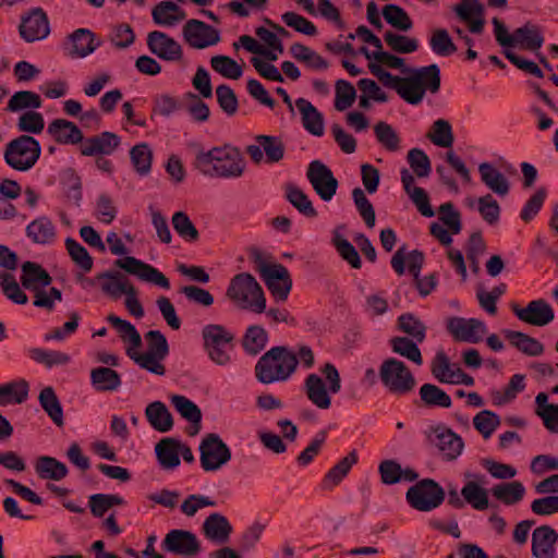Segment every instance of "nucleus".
Returning a JSON list of instances; mask_svg holds the SVG:
<instances>
[{
	"instance_id": "f257e3e1",
	"label": "nucleus",
	"mask_w": 558,
	"mask_h": 558,
	"mask_svg": "<svg viewBox=\"0 0 558 558\" xmlns=\"http://www.w3.org/2000/svg\"><path fill=\"white\" fill-rule=\"evenodd\" d=\"M368 60L369 71L380 83L391 89L410 105H418L426 92L435 93L439 88L440 73L436 64L423 68H407L404 60L379 49L362 48Z\"/></svg>"
},
{
	"instance_id": "f03ea898",
	"label": "nucleus",
	"mask_w": 558,
	"mask_h": 558,
	"mask_svg": "<svg viewBox=\"0 0 558 558\" xmlns=\"http://www.w3.org/2000/svg\"><path fill=\"white\" fill-rule=\"evenodd\" d=\"M196 168L209 178L238 179L246 170V160L239 148L216 146L196 155Z\"/></svg>"
},
{
	"instance_id": "7ed1b4c3",
	"label": "nucleus",
	"mask_w": 558,
	"mask_h": 558,
	"mask_svg": "<svg viewBox=\"0 0 558 558\" xmlns=\"http://www.w3.org/2000/svg\"><path fill=\"white\" fill-rule=\"evenodd\" d=\"M295 369L296 359L293 350L287 347H275L258 360L255 374L258 381L270 385L288 380Z\"/></svg>"
},
{
	"instance_id": "20e7f679",
	"label": "nucleus",
	"mask_w": 558,
	"mask_h": 558,
	"mask_svg": "<svg viewBox=\"0 0 558 558\" xmlns=\"http://www.w3.org/2000/svg\"><path fill=\"white\" fill-rule=\"evenodd\" d=\"M492 23L496 41L501 47L505 56H507V53H514V49L534 52L543 46V33L541 28L533 23H526L513 32H510L508 27L496 17L493 19Z\"/></svg>"
},
{
	"instance_id": "39448f33",
	"label": "nucleus",
	"mask_w": 558,
	"mask_h": 558,
	"mask_svg": "<svg viewBox=\"0 0 558 558\" xmlns=\"http://www.w3.org/2000/svg\"><path fill=\"white\" fill-rule=\"evenodd\" d=\"M340 389V375L332 364H325L320 374H310L305 379V392L308 400L322 410L330 408L331 395L338 393Z\"/></svg>"
},
{
	"instance_id": "423d86ee",
	"label": "nucleus",
	"mask_w": 558,
	"mask_h": 558,
	"mask_svg": "<svg viewBox=\"0 0 558 558\" xmlns=\"http://www.w3.org/2000/svg\"><path fill=\"white\" fill-rule=\"evenodd\" d=\"M227 295L242 310L263 313L266 308L263 289L250 274L242 272L234 276L227 289Z\"/></svg>"
},
{
	"instance_id": "0eeeda50",
	"label": "nucleus",
	"mask_w": 558,
	"mask_h": 558,
	"mask_svg": "<svg viewBox=\"0 0 558 558\" xmlns=\"http://www.w3.org/2000/svg\"><path fill=\"white\" fill-rule=\"evenodd\" d=\"M204 349L209 360L219 366L232 363L234 333L219 324L206 325L202 330Z\"/></svg>"
},
{
	"instance_id": "6e6552de",
	"label": "nucleus",
	"mask_w": 558,
	"mask_h": 558,
	"mask_svg": "<svg viewBox=\"0 0 558 558\" xmlns=\"http://www.w3.org/2000/svg\"><path fill=\"white\" fill-rule=\"evenodd\" d=\"M41 155L39 142L28 135L11 141L4 151V160L12 169L26 172L38 161Z\"/></svg>"
},
{
	"instance_id": "1a4fd4ad",
	"label": "nucleus",
	"mask_w": 558,
	"mask_h": 558,
	"mask_svg": "<svg viewBox=\"0 0 558 558\" xmlns=\"http://www.w3.org/2000/svg\"><path fill=\"white\" fill-rule=\"evenodd\" d=\"M147 349L142 352L137 349L133 361L147 372L162 376L165 366L162 361L169 353V347L166 337L158 330H150L145 335Z\"/></svg>"
},
{
	"instance_id": "9d476101",
	"label": "nucleus",
	"mask_w": 558,
	"mask_h": 558,
	"mask_svg": "<svg viewBox=\"0 0 558 558\" xmlns=\"http://www.w3.org/2000/svg\"><path fill=\"white\" fill-rule=\"evenodd\" d=\"M199 463L205 472H218L232 459L230 447L218 434H207L201 441Z\"/></svg>"
},
{
	"instance_id": "9b49d317",
	"label": "nucleus",
	"mask_w": 558,
	"mask_h": 558,
	"mask_svg": "<svg viewBox=\"0 0 558 558\" xmlns=\"http://www.w3.org/2000/svg\"><path fill=\"white\" fill-rule=\"evenodd\" d=\"M430 234L442 245L450 246L452 236L462 230L460 213L451 203H444L438 208V218L430 223Z\"/></svg>"
},
{
	"instance_id": "f8f14e48",
	"label": "nucleus",
	"mask_w": 558,
	"mask_h": 558,
	"mask_svg": "<svg viewBox=\"0 0 558 558\" xmlns=\"http://www.w3.org/2000/svg\"><path fill=\"white\" fill-rule=\"evenodd\" d=\"M379 375L385 387L395 393H408L416 385L413 374L396 359L386 360L380 366Z\"/></svg>"
},
{
	"instance_id": "ddd939ff",
	"label": "nucleus",
	"mask_w": 558,
	"mask_h": 558,
	"mask_svg": "<svg viewBox=\"0 0 558 558\" xmlns=\"http://www.w3.org/2000/svg\"><path fill=\"white\" fill-rule=\"evenodd\" d=\"M444 489L433 480H423L411 486L407 493L409 504L418 511H430L441 505Z\"/></svg>"
},
{
	"instance_id": "4468645a",
	"label": "nucleus",
	"mask_w": 558,
	"mask_h": 558,
	"mask_svg": "<svg viewBox=\"0 0 558 558\" xmlns=\"http://www.w3.org/2000/svg\"><path fill=\"white\" fill-rule=\"evenodd\" d=\"M258 271L272 296L277 301H286L292 288L288 269L276 263H260Z\"/></svg>"
},
{
	"instance_id": "2eb2a0df",
	"label": "nucleus",
	"mask_w": 558,
	"mask_h": 558,
	"mask_svg": "<svg viewBox=\"0 0 558 558\" xmlns=\"http://www.w3.org/2000/svg\"><path fill=\"white\" fill-rule=\"evenodd\" d=\"M246 151L255 163H277L284 157V145L277 136L258 135Z\"/></svg>"
},
{
	"instance_id": "dca6fc26",
	"label": "nucleus",
	"mask_w": 558,
	"mask_h": 558,
	"mask_svg": "<svg viewBox=\"0 0 558 558\" xmlns=\"http://www.w3.org/2000/svg\"><path fill=\"white\" fill-rule=\"evenodd\" d=\"M182 35L184 40L195 49H206L221 40L219 29L195 19L184 24Z\"/></svg>"
},
{
	"instance_id": "f3484780",
	"label": "nucleus",
	"mask_w": 558,
	"mask_h": 558,
	"mask_svg": "<svg viewBox=\"0 0 558 558\" xmlns=\"http://www.w3.org/2000/svg\"><path fill=\"white\" fill-rule=\"evenodd\" d=\"M117 266L126 272L136 276L142 281L166 290L170 288L168 278L160 270L133 256H125L124 258L118 259Z\"/></svg>"
},
{
	"instance_id": "a211bd4d",
	"label": "nucleus",
	"mask_w": 558,
	"mask_h": 558,
	"mask_svg": "<svg viewBox=\"0 0 558 558\" xmlns=\"http://www.w3.org/2000/svg\"><path fill=\"white\" fill-rule=\"evenodd\" d=\"M307 178L323 201L332 199L338 189V181L326 165L319 160L312 161L307 169Z\"/></svg>"
},
{
	"instance_id": "6ab92c4d",
	"label": "nucleus",
	"mask_w": 558,
	"mask_h": 558,
	"mask_svg": "<svg viewBox=\"0 0 558 558\" xmlns=\"http://www.w3.org/2000/svg\"><path fill=\"white\" fill-rule=\"evenodd\" d=\"M434 377L444 384L473 386L474 379L458 365L451 364L445 353L438 352L432 365Z\"/></svg>"
},
{
	"instance_id": "aec40b11",
	"label": "nucleus",
	"mask_w": 558,
	"mask_h": 558,
	"mask_svg": "<svg viewBox=\"0 0 558 558\" xmlns=\"http://www.w3.org/2000/svg\"><path fill=\"white\" fill-rule=\"evenodd\" d=\"M447 327L456 339L470 343L481 341L487 333L485 323L476 318L452 317Z\"/></svg>"
},
{
	"instance_id": "412c9836",
	"label": "nucleus",
	"mask_w": 558,
	"mask_h": 558,
	"mask_svg": "<svg viewBox=\"0 0 558 558\" xmlns=\"http://www.w3.org/2000/svg\"><path fill=\"white\" fill-rule=\"evenodd\" d=\"M163 547L170 553L185 557L195 556L201 551L196 535L186 530L170 531L163 539Z\"/></svg>"
},
{
	"instance_id": "4be33fe9",
	"label": "nucleus",
	"mask_w": 558,
	"mask_h": 558,
	"mask_svg": "<svg viewBox=\"0 0 558 558\" xmlns=\"http://www.w3.org/2000/svg\"><path fill=\"white\" fill-rule=\"evenodd\" d=\"M49 33V22L43 10L34 9L22 19L20 35L25 41L33 43L43 40Z\"/></svg>"
},
{
	"instance_id": "5701e85b",
	"label": "nucleus",
	"mask_w": 558,
	"mask_h": 558,
	"mask_svg": "<svg viewBox=\"0 0 558 558\" xmlns=\"http://www.w3.org/2000/svg\"><path fill=\"white\" fill-rule=\"evenodd\" d=\"M121 138L113 132L105 131L85 138L80 147L83 156L111 155L120 146Z\"/></svg>"
},
{
	"instance_id": "b1692460",
	"label": "nucleus",
	"mask_w": 558,
	"mask_h": 558,
	"mask_svg": "<svg viewBox=\"0 0 558 558\" xmlns=\"http://www.w3.org/2000/svg\"><path fill=\"white\" fill-rule=\"evenodd\" d=\"M101 45L96 35L87 28L73 32L68 41L69 54L74 58H86L94 53Z\"/></svg>"
},
{
	"instance_id": "393cba45",
	"label": "nucleus",
	"mask_w": 558,
	"mask_h": 558,
	"mask_svg": "<svg viewBox=\"0 0 558 558\" xmlns=\"http://www.w3.org/2000/svg\"><path fill=\"white\" fill-rule=\"evenodd\" d=\"M147 44L150 51L167 61H178L182 57V47L170 36L161 32H151Z\"/></svg>"
},
{
	"instance_id": "a878e982",
	"label": "nucleus",
	"mask_w": 558,
	"mask_h": 558,
	"mask_svg": "<svg viewBox=\"0 0 558 558\" xmlns=\"http://www.w3.org/2000/svg\"><path fill=\"white\" fill-rule=\"evenodd\" d=\"M557 539L558 534L553 527L548 525L536 527L532 533V555L535 558H556Z\"/></svg>"
},
{
	"instance_id": "bb28decb",
	"label": "nucleus",
	"mask_w": 558,
	"mask_h": 558,
	"mask_svg": "<svg viewBox=\"0 0 558 558\" xmlns=\"http://www.w3.org/2000/svg\"><path fill=\"white\" fill-rule=\"evenodd\" d=\"M514 313L520 320L534 326H545L555 317L551 306L543 300L532 301L524 308L517 307Z\"/></svg>"
},
{
	"instance_id": "cd10ccee",
	"label": "nucleus",
	"mask_w": 558,
	"mask_h": 558,
	"mask_svg": "<svg viewBox=\"0 0 558 558\" xmlns=\"http://www.w3.org/2000/svg\"><path fill=\"white\" fill-rule=\"evenodd\" d=\"M47 132L59 144L75 145L84 141L82 130L72 121L54 119L48 125Z\"/></svg>"
},
{
	"instance_id": "c85d7f7f",
	"label": "nucleus",
	"mask_w": 558,
	"mask_h": 558,
	"mask_svg": "<svg viewBox=\"0 0 558 558\" xmlns=\"http://www.w3.org/2000/svg\"><path fill=\"white\" fill-rule=\"evenodd\" d=\"M294 106L301 116L303 128L314 136H322L325 133V120L318 109L305 98L296 99Z\"/></svg>"
},
{
	"instance_id": "c756f323",
	"label": "nucleus",
	"mask_w": 558,
	"mask_h": 558,
	"mask_svg": "<svg viewBox=\"0 0 558 558\" xmlns=\"http://www.w3.org/2000/svg\"><path fill=\"white\" fill-rule=\"evenodd\" d=\"M401 182L404 191L407 192L408 196L415 205L420 214L427 218L434 217L435 211L433 210L429 204L427 193L425 192V190L414 184V177L409 170H401Z\"/></svg>"
},
{
	"instance_id": "7c9ffc66",
	"label": "nucleus",
	"mask_w": 558,
	"mask_h": 558,
	"mask_svg": "<svg viewBox=\"0 0 558 558\" xmlns=\"http://www.w3.org/2000/svg\"><path fill=\"white\" fill-rule=\"evenodd\" d=\"M478 172L485 186L497 196L504 197L510 191L507 177L490 162H481Z\"/></svg>"
},
{
	"instance_id": "2f4dec72",
	"label": "nucleus",
	"mask_w": 558,
	"mask_h": 558,
	"mask_svg": "<svg viewBox=\"0 0 558 558\" xmlns=\"http://www.w3.org/2000/svg\"><path fill=\"white\" fill-rule=\"evenodd\" d=\"M525 387V376L522 374H514L506 387L494 388L489 391L492 404L495 407H505L512 403L519 393L524 391Z\"/></svg>"
},
{
	"instance_id": "473e14b6",
	"label": "nucleus",
	"mask_w": 558,
	"mask_h": 558,
	"mask_svg": "<svg viewBox=\"0 0 558 558\" xmlns=\"http://www.w3.org/2000/svg\"><path fill=\"white\" fill-rule=\"evenodd\" d=\"M433 441L447 460L457 459L464 447L461 437L447 428H437Z\"/></svg>"
},
{
	"instance_id": "72a5a7b5",
	"label": "nucleus",
	"mask_w": 558,
	"mask_h": 558,
	"mask_svg": "<svg viewBox=\"0 0 558 558\" xmlns=\"http://www.w3.org/2000/svg\"><path fill=\"white\" fill-rule=\"evenodd\" d=\"M108 322L116 328L125 345L126 354L133 360L137 349H141L142 338L136 328L128 320L110 315Z\"/></svg>"
},
{
	"instance_id": "f704fd0d",
	"label": "nucleus",
	"mask_w": 558,
	"mask_h": 558,
	"mask_svg": "<svg viewBox=\"0 0 558 558\" xmlns=\"http://www.w3.org/2000/svg\"><path fill=\"white\" fill-rule=\"evenodd\" d=\"M26 235L36 244L49 245L56 240L57 232L52 221L46 216H40L27 225Z\"/></svg>"
},
{
	"instance_id": "c9c22d12",
	"label": "nucleus",
	"mask_w": 558,
	"mask_h": 558,
	"mask_svg": "<svg viewBox=\"0 0 558 558\" xmlns=\"http://www.w3.org/2000/svg\"><path fill=\"white\" fill-rule=\"evenodd\" d=\"M465 205L469 208L476 209L482 219L488 225H497L500 219V206L492 194H485L477 198L468 197Z\"/></svg>"
},
{
	"instance_id": "e433bc0d",
	"label": "nucleus",
	"mask_w": 558,
	"mask_h": 558,
	"mask_svg": "<svg viewBox=\"0 0 558 558\" xmlns=\"http://www.w3.org/2000/svg\"><path fill=\"white\" fill-rule=\"evenodd\" d=\"M145 416L149 425L159 433H168L173 427V417L169 409L161 401L147 404Z\"/></svg>"
},
{
	"instance_id": "4c0bfd02",
	"label": "nucleus",
	"mask_w": 558,
	"mask_h": 558,
	"mask_svg": "<svg viewBox=\"0 0 558 558\" xmlns=\"http://www.w3.org/2000/svg\"><path fill=\"white\" fill-rule=\"evenodd\" d=\"M155 453L159 465L166 470H172L181 463L180 441L172 438L160 440L155 447Z\"/></svg>"
},
{
	"instance_id": "58836bf2",
	"label": "nucleus",
	"mask_w": 558,
	"mask_h": 558,
	"mask_svg": "<svg viewBox=\"0 0 558 558\" xmlns=\"http://www.w3.org/2000/svg\"><path fill=\"white\" fill-rule=\"evenodd\" d=\"M22 284L25 289H28L36 293L40 289H45L50 286L51 278L48 272L41 268V266L26 262L22 266Z\"/></svg>"
},
{
	"instance_id": "ea45409f",
	"label": "nucleus",
	"mask_w": 558,
	"mask_h": 558,
	"mask_svg": "<svg viewBox=\"0 0 558 558\" xmlns=\"http://www.w3.org/2000/svg\"><path fill=\"white\" fill-rule=\"evenodd\" d=\"M535 414L542 420L545 428L558 434V404L549 402L548 395L539 392L535 397Z\"/></svg>"
},
{
	"instance_id": "a19ab883",
	"label": "nucleus",
	"mask_w": 558,
	"mask_h": 558,
	"mask_svg": "<svg viewBox=\"0 0 558 558\" xmlns=\"http://www.w3.org/2000/svg\"><path fill=\"white\" fill-rule=\"evenodd\" d=\"M102 292L113 299L125 295L133 286L118 271H107L97 277Z\"/></svg>"
},
{
	"instance_id": "79ce46f5",
	"label": "nucleus",
	"mask_w": 558,
	"mask_h": 558,
	"mask_svg": "<svg viewBox=\"0 0 558 558\" xmlns=\"http://www.w3.org/2000/svg\"><path fill=\"white\" fill-rule=\"evenodd\" d=\"M153 20L156 24L163 27H173L184 20V11L171 1H162L158 3L151 12Z\"/></svg>"
},
{
	"instance_id": "37998d69",
	"label": "nucleus",
	"mask_w": 558,
	"mask_h": 558,
	"mask_svg": "<svg viewBox=\"0 0 558 558\" xmlns=\"http://www.w3.org/2000/svg\"><path fill=\"white\" fill-rule=\"evenodd\" d=\"M37 475L43 480L61 481L68 475L66 465L49 456H40L34 464Z\"/></svg>"
},
{
	"instance_id": "c03bdc74",
	"label": "nucleus",
	"mask_w": 558,
	"mask_h": 558,
	"mask_svg": "<svg viewBox=\"0 0 558 558\" xmlns=\"http://www.w3.org/2000/svg\"><path fill=\"white\" fill-rule=\"evenodd\" d=\"M381 481L387 485L399 482H412L417 474L411 469H402L401 465L392 460H386L379 465Z\"/></svg>"
},
{
	"instance_id": "a18cd8bd",
	"label": "nucleus",
	"mask_w": 558,
	"mask_h": 558,
	"mask_svg": "<svg viewBox=\"0 0 558 558\" xmlns=\"http://www.w3.org/2000/svg\"><path fill=\"white\" fill-rule=\"evenodd\" d=\"M290 53L295 60L304 63L312 70L323 71L328 68V62L318 52L303 44H292Z\"/></svg>"
},
{
	"instance_id": "49530a36",
	"label": "nucleus",
	"mask_w": 558,
	"mask_h": 558,
	"mask_svg": "<svg viewBox=\"0 0 558 558\" xmlns=\"http://www.w3.org/2000/svg\"><path fill=\"white\" fill-rule=\"evenodd\" d=\"M28 397V385L25 380H15L0 385V407L23 403Z\"/></svg>"
},
{
	"instance_id": "de8ad7c7",
	"label": "nucleus",
	"mask_w": 558,
	"mask_h": 558,
	"mask_svg": "<svg viewBox=\"0 0 558 558\" xmlns=\"http://www.w3.org/2000/svg\"><path fill=\"white\" fill-rule=\"evenodd\" d=\"M359 88L361 92L359 105L362 108H368L372 102H386L388 100L386 92L371 78L360 80Z\"/></svg>"
},
{
	"instance_id": "09e8293b",
	"label": "nucleus",
	"mask_w": 558,
	"mask_h": 558,
	"mask_svg": "<svg viewBox=\"0 0 558 558\" xmlns=\"http://www.w3.org/2000/svg\"><path fill=\"white\" fill-rule=\"evenodd\" d=\"M204 531L209 539L217 543H223L230 534L231 526L223 515L214 513L205 520Z\"/></svg>"
},
{
	"instance_id": "8fccbe9b",
	"label": "nucleus",
	"mask_w": 558,
	"mask_h": 558,
	"mask_svg": "<svg viewBox=\"0 0 558 558\" xmlns=\"http://www.w3.org/2000/svg\"><path fill=\"white\" fill-rule=\"evenodd\" d=\"M169 400L175 411L191 424L198 425L202 421L201 409L191 399L182 395H171Z\"/></svg>"
},
{
	"instance_id": "3c124183",
	"label": "nucleus",
	"mask_w": 558,
	"mask_h": 558,
	"mask_svg": "<svg viewBox=\"0 0 558 558\" xmlns=\"http://www.w3.org/2000/svg\"><path fill=\"white\" fill-rule=\"evenodd\" d=\"M92 385L99 391L116 390L121 385L118 373L108 367H98L92 371Z\"/></svg>"
},
{
	"instance_id": "603ef678",
	"label": "nucleus",
	"mask_w": 558,
	"mask_h": 558,
	"mask_svg": "<svg viewBox=\"0 0 558 558\" xmlns=\"http://www.w3.org/2000/svg\"><path fill=\"white\" fill-rule=\"evenodd\" d=\"M210 65L215 72L228 80H239L243 75L242 65L228 56L217 54L211 57Z\"/></svg>"
},
{
	"instance_id": "864d4df0",
	"label": "nucleus",
	"mask_w": 558,
	"mask_h": 558,
	"mask_svg": "<svg viewBox=\"0 0 558 558\" xmlns=\"http://www.w3.org/2000/svg\"><path fill=\"white\" fill-rule=\"evenodd\" d=\"M39 403L53 423L59 426L63 424V410L51 387H46L40 391Z\"/></svg>"
},
{
	"instance_id": "5fc2aeb1",
	"label": "nucleus",
	"mask_w": 558,
	"mask_h": 558,
	"mask_svg": "<svg viewBox=\"0 0 558 558\" xmlns=\"http://www.w3.org/2000/svg\"><path fill=\"white\" fill-rule=\"evenodd\" d=\"M332 243L342 259H344L351 267H361L360 255L355 247L343 236L341 228L335 230Z\"/></svg>"
},
{
	"instance_id": "6e6d98bb",
	"label": "nucleus",
	"mask_w": 558,
	"mask_h": 558,
	"mask_svg": "<svg viewBox=\"0 0 558 558\" xmlns=\"http://www.w3.org/2000/svg\"><path fill=\"white\" fill-rule=\"evenodd\" d=\"M64 244L73 263L84 272L90 271L94 260L87 250L73 238H66Z\"/></svg>"
},
{
	"instance_id": "4d7b16f0",
	"label": "nucleus",
	"mask_w": 558,
	"mask_h": 558,
	"mask_svg": "<svg viewBox=\"0 0 558 558\" xmlns=\"http://www.w3.org/2000/svg\"><path fill=\"white\" fill-rule=\"evenodd\" d=\"M500 422V416L489 410H482L473 417V426L484 439H489L493 436Z\"/></svg>"
},
{
	"instance_id": "13d9d810",
	"label": "nucleus",
	"mask_w": 558,
	"mask_h": 558,
	"mask_svg": "<svg viewBox=\"0 0 558 558\" xmlns=\"http://www.w3.org/2000/svg\"><path fill=\"white\" fill-rule=\"evenodd\" d=\"M268 342V335L262 326H250L243 337V348L250 354L259 353Z\"/></svg>"
},
{
	"instance_id": "bf43d9fd",
	"label": "nucleus",
	"mask_w": 558,
	"mask_h": 558,
	"mask_svg": "<svg viewBox=\"0 0 558 558\" xmlns=\"http://www.w3.org/2000/svg\"><path fill=\"white\" fill-rule=\"evenodd\" d=\"M432 143L441 148H449L453 145L454 137L450 123L447 120H436L428 133Z\"/></svg>"
},
{
	"instance_id": "052dcab7",
	"label": "nucleus",
	"mask_w": 558,
	"mask_h": 558,
	"mask_svg": "<svg viewBox=\"0 0 558 558\" xmlns=\"http://www.w3.org/2000/svg\"><path fill=\"white\" fill-rule=\"evenodd\" d=\"M508 338L511 343L524 354L531 356L541 355L544 352V345L535 338L519 331H508Z\"/></svg>"
},
{
	"instance_id": "680f3d73",
	"label": "nucleus",
	"mask_w": 558,
	"mask_h": 558,
	"mask_svg": "<svg viewBox=\"0 0 558 558\" xmlns=\"http://www.w3.org/2000/svg\"><path fill=\"white\" fill-rule=\"evenodd\" d=\"M256 35L262 41L264 56L271 60H278L283 52V46L280 38L265 27H258L256 29Z\"/></svg>"
},
{
	"instance_id": "e2e57ef3",
	"label": "nucleus",
	"mask_w": 558,
	"mask_h": 558,
	"mask_svg": "<svg viewBox=\"0 0 558 558\" xmlns=\"http://www.w3.org/2000/svg\"><path fill=\"white\" fill-rule=\"evenodd\" d=\"M29 356L37 363L51 368L56 365H65L71 361L69 354L60 351H50L41 348L29 349Z\"/></svg>"
},
{
	"instance_id": "0e129e2a",
	"label": "nucleus",
	"mask_w": 558,
	"mask_h": 558,
	"mask_svg": "<svg viewBox=\"0 0 558 558\" xmlns=\"http://www.w3.org/2000/svg\"><path fill=\"white\" fill-rule=\"evenodd\" d=\"M130 157L133 167L141 175L149 173L151 168L153 153L148 144L140 143L135 145L131 151Z\"/></svg>"
},
{
	"instance_id": "69168bd1",
	"label": "nucleus",
	"mask_w": 558,
	"mask_h": 558,
	"mask_svg": "<svg viewBox=\"0 0 558 558\" xmlns=\"http://www.w3.org/2000/svg\"><path fill=\"white\" fill-rule=\"evenodd\" d=\"M287 198L302 215L315 217L316 210L312 202L303 190L295 185H288L286 190Z\"/></svg>"
},
{
	"instance_id": "338daca9",
	"label": "nucleus",
	"mask_w": 558,
	"mask_h": 558,
	"mask_svg": "<svg viewBox=\"0 0 558 558\" xmlns=\"http://www.w3.org/2000/svg\"><path fill=\"white\" fill-rule=\"evenodd\" d=\"M275 60L267 58L264 54L253 56L251 63L256 72L265 80L271 82H283V75L280 70L272 64Z\"/></svg>"
},
{
	"instance_id": "774afa93",
	"label": "nucleus",
	"mask_w": 558,
	"mask_h": 558,
	"mask_svg": "<svg viewBox=\"0 0 558 558\" xmlns=\"http://www.w3.org/2000/svg\"><path fill=\"white\" fill-rule=\"evenodd\" d=\"M422 401L429 407L449 408L451 398L433 384H425L420 389Z\"/></svg>"
}]
</instances>
